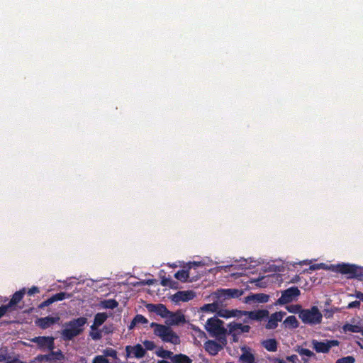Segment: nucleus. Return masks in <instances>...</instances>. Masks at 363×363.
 Segmentation results:
<instances>
[{"label": "nucleus", "instance_id": "obj_27", "mask_svg": "<svg viewBox=\"0 0 363 363\" xmlns=\"http://www.w3.org/2000/svg\"><path fill=\"white\" fill-rule=\"evenodd\" d=\"M172 363H191L192 360L187 355L184 354H177L172 357Z\"/></svg>", "mask_w": 363, "mask_h": 363}, {"label": "nucleus", "instance_id": "obj_31", "mask_svg": "<svg viewBox=\"0 0 363 363\" xmlns=\"http://www.w3.org/2000/svg\"><path fill=\"white\" fill-rule=\"evenodd\" d=\"M319 269H326V270H330L333 272L339 273V270L341 267V264H330L328 265L325 263H318Z\"/></svg>", "mask_w": 363, "mask_h": 363}, {"label": "nucleus", "instance_id": "obj_41", "mask_svg": "<svg viewBox=\"0 0 363 363\" xmlns=\"http://www.w3.org/2000/svg\"><path fill=\"white\" fill-rule=\"evenodd\" d=\"M92 363H109V361L103 355H96L93 359Z\"/></svg>", "mask_w": 363, "mask_h": 363}, {"label": "nucleus", "instance_id": "obj_33", "mask_svg": "<svg viewBox=\"0 0 363 363\" xmlns=\"http://www.w3.org/2000/svg\"><path fill=\"white\" fill-rule=\"evenodd\" d=\"M342 329L345 332L359 333L361 327L357 325L347 323L343 325Z\"/></svg>", "mask_w": 363, "mask_h": 363}, {"label": "nucleus", "instance_id": "obj_57", "mask_svg": "<svg viewBox=\"0 0 363 363\" xmlns=\"http://www.w3.org/2000/svg\"><path fill=\"white\" fill-rule=\"evenodd\" d=\"M274 363H286L284 360L277 358L274 359Z\"/></svg>", "mask_w": 363, "mask_h": 363}, {"label": "nucleus", "instance_id": "obj_56", "mask_svg": "<svg viewBox=\"0 0 363 363\" xmlns=\"http://www.w3.org/2000/svg\"><path fill=\"white\" fill-rule=\"evenodd\" d=\"M310 270H317L319 269L318 264H314L309 267Z\"/></svg>", "mask_w": 363, "mask_h": 363}, {"label": "nucleus", "instance_id": "obj_39", "mask_svg": "<svg viewBox=\"0 0 363 363\" xmlns=\"http://www.w3.org/2000/svg\"><path fill=\"white\" fill-rule=\"evenodd\" d=\"M355 359L352 356H347L338 359L335 363H354Z\"/></svg>", "mask_w": 363, "mask_h": 363}, {"label": "nucleus", "instance_id": "obj_62", "mask_svg": "<svg viewBox=\"0 0 363 363\" xmlns=\"http://www.w3.org/2000/svg\"><path fill=\"white\" fill-rule=\"evenodd\" d=\"M362 335H363V330H362Z\"/></svg>", "mask_w": 363, "mask_h": 363}, {"label": "nucleus", "instance_id": "obj_54", "mask_svg": "<svg viewBox=\"0 0 363 363\" xmlns=\"http://www.w3.org/2000/svg\"><path fill=\"white\" fill-rule=\"evenodd\" d=\"M229 334L232 335L233 342H238V336L239 335V334L237 332L235 331L234 333H229Z\"/></svg>", "mask_w": 363, "mask_h": 363}, {"label": "nucleus", "instance_id": "obj_53", "mask_svg": "<svg viewBox=\"0 0 363 363\" xmlns=\"http://www.w3.org/2000/svg\"><path fill=\"white\" fill-rule=\"evenodd\" d=\"M4 363H25L23 361L20 360L18 358L14 357L10 360L6 361Z\"/></svg>", "mask_w": 363, "mask_h": 363}, {"label": "nucleus", "instance_id": "obj_16", "mask_svg": "<svg viewBox=\"0 0 363 363\" xmlns=\"http://www.w3.org/2000/svg\"><path fill=\"white\" fill-rule=\"evenodd\" d=\"M229 333L237 332L239 335L249 333L251 328L248 325H242L240 323L233 321L228 325Z\"/></svg>", "mask_w": 363, "mask_h": 363}, {"label": "nucleus", "instance_id": "obj_35", "mask_svg": "<svg viewBox=\"0 0 363 363\" xmlns=\"http://www.w3.org/2000/svg\"><path fill=\"white\" fill-rule=\"evenodd\" d=\"M295 351L297 352L301 356H306L308 357H314L315 354L308 349L303 348L300 346H297L295 349Z\"/></svg>", "mask_w": 363, "mask_h": 363}, {"label": "nucleus", "instance_id": "obj_20", "mask_svg": "<svg viewBox=\"0 0 363 363\" xmlns=\"http://www.w3.org/2000/svg\"><path fill=\"white\" fill-rule=\"evenodd\" d=\"M107 318L108 315L106 313H97L94 316V323L91 325V329L92 330H96Z\"/></svg>", "mask_w": 363, "mask_h": 363}, {"label": "nucleus", "instance_id": "obj_46", "mask_svg": "<svg viewBox=\"0 0 363 363\" xmlns=\"http://www.w3.org/2000/svg\"><path fill=\"white\" fill-rule=\"evenodd\" d=\"M52 303H53L52 301V298L51 297L48 298L47 300L43 301L39 306H38V308H44L50 305H51Z\"/></svg>", "mask_w": 363, "mask_h": 363}, {"label": "nucleus", "instance_id": "obj_60", "mask_svg": "<svg viewBox=\"0 0 363 363\" xmlns=\"http://www.w3.org/2000/svg\"><path fill=\"white\" fill-rule=\"evenodd\" d=\"M303 360L305 362H307V359H304V358H303Z\"/></svg>", "mask_w": 363, "mask_h": 363}, {"label": "nucleus", "instance_id": "obj_3", "mask_svg": "<svg viewBox=\"0 0 363 363\" xmlns=\"http://www.w3.org/2000/svg\"><path fill=\"white\" fill-rule=\"evenodd\" d=\"M299 318L305 324L314 325L321 323L323 315L317 306H312L310 309H303Z\"/></svg>", "mask_w": 363, "mask_h": 363}, {"label": "nucleus", "instance_id": "obj_50", "mask_svg": "<svg viewBox=\"0 0 363 363\" xmlns=\"http://www.w3.org/2000/svg\"><path fill=\"white\" fill-rule=\"evenodd\" d=\"M360 306V301H354L350 302L347 308H359Z\"/></svg>", "mask_w": 363, "mask_h": 363}, {"label": "nucleus", "instance_id": "obj_28", "mask_svg": "<svg viewBox=\"0 0 363 363\" xmlns=\"http://www.w3.org/2000/svg\"><path fill=\"white\" fill-rule=\"evenodd\" d=\"M147 323L148 320L145 316L140 314H137L131 321L129 325V329L133 328L138 324H146Z\"/></svg>", "mask_w": 363, "mask_h": 363}, {"label": "nucleus", "instance_id": "obj_25", "mask_svg": "<svg viewBox=\"0 0 363 363\" xmlns=\"http://www.w3.org/2000/svg\"><path fill=\"white\" fill-rule=\"evenodd\" d=\"M118 303L115 299H106L100 302V306L106 309H114L117 308Z\"/></svg>", "mask_w": 363, "mask_h": 363}, {"label": "nucleus", "instance_id": "obj_29", "mask_svg": "<svg viewBox=\"0 0 363 363\" xmlns=\"http://www.w3.org/2000/svg\"><path fill=\"white\" fill-rule=\"evenodd\" d=\"M174 277L182 282H186L189 277V269L179 270L174 274Z\"/></svg>", "mask_w": 363, "mask_h": 363}, {"label": "nucleus", "instance_id": "obj_42", "mask_svg": "<svg viewBox=\"0 0 363 363\" xmlns=\"http://www.w3.org/2000/svg\"><path fill=\"white\" fill-rule=\"evenodd\" d=\"M175 282L171 279V278L163 277L161 280V285L163 286H170L172 287V284Z\"/></svg>", "mask_w": 363, "mask_h": 363}, {"label": "nucleus", "instance_id": "obj_43", "mask_svg": "<svg viewBox=\"0 0 363 363\" xmlns=\"http://www.w3.org/2000/svg\"><path fill=\"white\" fill-rule=\"evenodd\" d=\"M143 345L145 347V350H153L155 348V342L151 340H145Z\"/></svg>", "mask_w": 363, "mask_h": 363}, {"label": "nucleus", "instance_id": "obj_52", "mask_svg": "<svg viewBox=\"0 0 363 363\" xmlns=\"http://www.w3.org/2000/svg\"><path fill=\"white\" fill-rule=\"evenodd\" d=\"M8 311V308L5 305H2L0 306V318L3 317L6 313Z\"/></svg>", "mask_w": 363, "mask_h": 363}, {"label": "nucleus", "instance_id": "obj_1", "mask_svg": "<svg viewBox=\"0 0 363 363\" xmlns=\"http://www.w3.org/2000/svg\"><path fill=\"white\" fill-rule=\"evenodd\" d=\"M86 318L80 317L65 323V328L62 331V337L65 341L72 340L74 337L83 332V327L86 323Z\"/></svg>", "mask_w": 363, "mask_h": 363}, {"label": "nucleus", "instance_id": "obj_8", "mask_svg": "<svg viewBox=\"0 0 363 363\" xmlns=\"http://www.w3.org/2000/svg\"><path fill=\"white\" fill-rule=\"evenodd\" d=\"M269 312L267 309H258L250 311H245L244 315L246 318L243 320L245 323H248L250 320L262 321L269 318Z\"/></svg>", "mask_w": 363, "mask_h": 363}, {"label": "nucleus", "instance_id": "obj_51", "mask_svg": "<svg viewBox=\"0 0 363 363\" xmlns=\"http://www.w3.org/2000/svg\"><path fill=\"white\" fill-rule=\"evenodd\" d=\"M286 359L291 363H296L298 360V357L296 354H292L286 357Z\"/></svg>", "mask_w": 363, "mask_h": 363}, {"label": "nucleus", "instance_id": "obj_61", "mask_svg": "<svg viewBox=\"0 0 363 363\" xmlns=\"http://www.w3.org/2000/svg\"><path fill=\"white\" fill-rule=\"evenodd\" d=\"M227 363H233V362H227Z\"/></svg>", "mask_w": 363, "mask_h": 363}, {"label": "nucleus", "instance_id": "obj_30", "mask_svg": "<svg viewBox=\"0 0 363 363\" xmlns=\"http://www.w3.org/2000/svg\"><path fill=\"white\" fill-rule=\"evenodd\" d=\"M218 308H219V304H218V301L213 302L212 303L205 304L201 308V311L203 312H211V313L216 312Z\"/></svg>", "mask_w": 363, "mask_h": 363}, {"label": "nucleus", "instance_id": "obj_47", "mask_svg": "<svg viewBox=\"0 0 363 363\" xmlns=\"http://www.w3.org/2000/svg\"><path fill=\"white\" fill-rule=\"evenodd\" d=\"M203 264L201 262H189L187 264V267L189 270L192 268H196L197 267L203 266Z\"/></svg>", "mask_w": 363, "mask_h": 363}, {"label": "nucleus", "instance_id": "obj_5", "mask_svg": "<svg viewBox=\"0 0 363 363\" xmlns=\"http://www.w3.org/2000/svg\"><path fill=\"white\" fill-rule=\"evenodd\" d=\"M301 294L297 286H291L281 291V296L276 302L277 305L283 306L296 300Z\"/></svg>", "mask_w": 363, "mask_h": 363}, {"label": "nucleus", "instance_id": "obj_21", "mask_svg": "<svg viewBox=\"0 0 363 363\" xmlns=\"http://www.w3.org/2000/svg\"><path fill=\"white\" fill-rule=\"evenodd\" d=\"M50 352L47 354V362H56L57 361H62L65 359V355L63 352L58 350L57 351L50 350Z\"/></svg>", "mask_w": 363, "mask_h": 363}, {"label": "nucleus", "instance_id": "obj_38", "mask_svg": "<svg viewBox=\"0 0 363 363\" xmlns=\"http://www.w3.org/2000/svg\"><path fill=\"white\" fill-rule=\"evenodd\" d=\"M104 357H111L112 358H117V352L113 348H106L104 350Z\"/></svg>", "mask_w": 363, "mask_h": 363}, {"label": "nucleus", "instance_id": "obj_44", "mask_svg": "<svg viewBox=\"0 0 363 363\" xmlns=\"http://www.w3.org/2000/svg\"><path fill=\"white\" fill-rule=\"evenodd\" d=\"M245 311H240L238 309H232L230 310V318L231 317H238L240 318L241 316L244 315V312Z\"/></svg>", "mask_w": 363, "mask_h": 363}, {"label": "nucleus", "instance_id": "obj_26", "mask_svg": "<svg viewBox=\"0 0 363 363\" xmlns=\"http://www.w3.org/2000/svg\"><path fill=\"white\" fill-rule=\"evenodd\" d=\"M284 324L286 328L292 329L297 328L298 327V321L294 315L288 316L284 321Z\"/></svg>", "mask_w": 363, "mask_h": 363}, {"label": "nucleus", "instance_id": "obj_17", "mask_svg": "<svg viewBox=\"0 0 363 363\" xmlns=\"http://www.w3.org/2000/svg\"><path fill=\"white\" fill-rule=\"evenodd\" d=\"M204 348L209 354L215 356L223 350V346L215 340H209L204 343Z\"/></svg>", "mask_w": 363, "mask_h": 363}, {"label": "nucleus", "instance_id": "obj_15", "mask_svg": "<svg viewBox=\"0 0 363 363\" xmlns=\"http://www.w3.org/2000/svg\"><path fill=\"white\" fill-rule=\"evenodd\" d=\"M59 320L60 318L58 316H46L44 318H40L37 319L35 321V324L42 329H46L50 328L52 325L57 323Z\"/></svg>", "mask_w": 363, "mask_h": 363}, {"label": "nucleus", "instance_id": "obj_4", "mask_svg": "<svg viewBox=\"0 0 363 363\" xmlns=\"http://www.w3.org/2000/svg\"><path fill=\"white\" fill-rule=\"evenodd\" d=\"M339 273L347 275L348 279H356L359 281H363V268L355 264L342 263Z\"/></svg>", "mask_w": 363, "mask_h": 363}, {"label": "nucleus", "instance_id": "obj_23", "mask_svg": "<svg viewBox=\"0 0 363 363\" xmlns=\"http://www.w3.org/2000/svg\"><path fill=\"white\" fill-rule=\"evenodd\" d=\"M269 295L264 294H257L246 298V302L255 300L259 303H267L269 301Z\"/></svg>", "mask_w": 363, "mask_h": 363}, {"label": "nucleus", "instance_id": "obj_32", "mask_svg": "<svg viewBox=\"0 0 363 363\" xmlns=\"http://www.w3.org/2000/svg\"><path fill=\"white\" fill-rule=\"evenodd\" d=\"M11 359L9 354V350L6 347H2L0 348V362H6L8 360Z\"/></svg>", "mask_w": 363, "mask_h": 363}, {"label": "nucleus", "instance_id": "obj_9", "mask_svg": "<svg viewBox=\"0 0 363 363\" xmlns=\"http://www.w3.org/2000/svg\"><path fill=\"white\" fill-rule=\"evenodd\" d=\"M242 294V291L236 289H221L215 292L216 298L220 302L232 298H239Z\"/></svg>", "mask_w": 363, "mask_h": 363}, {"label": "nucleus", "instance_id": "obj_11", "mask_svg": "<svg viewBox=\"0 0 363 363\" xmlns=\"http://www.w3.org/2000/svg\"><path fill=\"white\" fill-rule=\"evenodd\" d=\"M195 296L196 294L193 291H179L172 296V300L175 303L186 302L192 300Z\"/></svg>", "mask_w": 363, "mask_h": 363}, {"label": "nucleus", "instance_id": "obj_13", "mask_svg": "<svg viewBox=\"0 0 363 363\" xmlns=\"http://www.w3.org/2000/svg\"><path fill=\"white\" fill-rule=\"evenodd\" d=\"M286 315L285 312L279 311L272 313L269 318L268 322L265 325L267 329H275L278 326V323L281 321L284 316Z\"/></svg>", "mask_w": 363, "mask_h": 363}, {"label": "nucleus", "instance_id": "obj_14", "mask_svg": "<svg viewBox=\"0 0 363 363\" xmlns=\"http://www.w3.org/2000/svg\"><path fill=\"white\" fill-rule=\"evenodd\" d=\"M147 310L150 312H155L162 318H167L170 311L163 304L149 303L146 306Z\"/></svg>", "mask_w": 363, "mask_h": 363}, {"label": "nucleus", "instance_id": "obj_18", "mask_svg": "<svg viewBox=\"0 0 363 363\" xmlns=\"http://www.w3.org/2000/svg\"><path fill=\"white\" fill-rule=\"evenodd\" d=\"M167 318H169V324L172 325H178L186 322L185 316L180 311L176 312L170 311Z\"/></svg>", "mask_w": 363, "mask_h": 363}, {"label": "nucleus", "instance_id": "obj_2", "mask_svg": "<svg viewBox=\"0 0 363 363\" xmlns=\"http://www.w3.org/2000/svg\"><path fill=\"white\" fill-rule=\"evenodd\" d=\"M150 327L154 328L155 335L160 337L163 342L174 345L180 343L179 337L170 327L154 322L151 323Z\"/></svg>", "mask_w": 363, "mask_h": 363}, {"label": "nucleus", "instance_id": "obj_58", "mask_svg": "<svg viewBox=\"0 0 363 363\" xmlns=\"http://www.w3.org/2000/svg\"><path fill=\"white\" fill-rule=\"evenodd\" d=\"M222 343H223V345H225V344H226V340H225V338H223Z\"/></svg>", "mask_w": 363, "mask_h": 363}, {"label": "nucleus", "instance_id": "obj_22", "mask_svg": "<svg viewBox=\"0 0 363 363\" xmlns=\"http://www.w3.org/2000/svg\"><path fill=\"white\" fill-rule=\"evenodd\" d=\"M261 344L269 352H276L277 350V341L274 338L263 340Z\"/></svg>", "mask_w": 363, "mask_h": 363}, {"label": "nucleus", "instance_id": "obj_49", "mask_svg": "<svg viewBox=\"0 0 363 363\" xmlns=\"http://www.w3.org/2000/svg\"><path fill=\"white\" fill-rule=\"evenodd\" d=\"M47 357L48 356L46 354H38L37 357H35L34 362H41L43 361L47 362Z\"/></svg>", "mask_w": 363, "mask_h": 363}, {"label": "nucleus", "instance_id": "obj_40", "mask_svg": "<svg viewBox=\"0 0 363 363\" xmlns=\"http://www.w3.org/2000/svg\"><path fill=\"white\" fill-rule=\"evenodd\" d=\"M89 335L94 340H99L102 337L101 332L96 330H92L90 332Z\"/></svg>", "mask_w": 363, "mask_h": 363}, {"label": "nucleus", "instance_id": "obj_55", "mask_svg": "<svg viewBox=\"0 0 363 363\" xmlns=\"http://www.w3.org/2000/svg\"><path fill=\"white\" fill-rule=\"evenodd\" d=\"M355 296L360 301H363V293L361 291H356Z\"/></svg>", "mask_w": 363, "mask_h": 363}, {"label": "nucleus", "instance_id": "obj_45", "mask_svg": "<svg viewBox=\"0 0 363 363\" xmlns=\"http://www.w3.org/2000/svg\"><path fill=\"white\" fill-rule=\"evenodd\" d=\"M218 315L222 318H230V310L221 309L218 311Z\"/></svg>", "mask_w": 363, "mask_h": 363}, {"label": "nucleus", "instance_id": "obj_7", "mask_svg": "<svg viewBox=\"0 0 363 363\" xmlns=\"http://www.w3.org/2000/svg\"><path fill=\"white\" fill-rule=\"evenodd\" d=\"M312 347L318 353H328L333 347L338 346L340 342L337 340H325V341H318L312 340Z\"/></svg>", "mask_w": 363, "mask_h": 363}, {"label": "nucleus", "instance_id": "obj_34", "mask_svg": "<svg viewBox=\"0 0 363 363\" xmlns=\"http://www.w3.org/2000/svg\"><path fill=\"white\" fill-rule=\"evenodd\" d=\"M157 355L160 357L164 358V359H170L171 361L172 360V357L174 356L172 352L169 350H165L164 349H160L156 352Z\"/></svg>", "mask_w": 363, "mask_h": 363}, {"label": "nucleus", "instance_id": "obj_48", "mask_svg": "<svg viewBox=\"0 0 363 363\" xmlns=\"http://www.w3.org/2000/svg\"><path fill=\"white\" fill-rule=\"evenodd\" d=\"M39 292H40L39 288L35 286H33L30 289H28V291H27V294L28 296H33L35 294H38Z\"/></svg>", "mask_w": 363, "mask_h": 363}, {"label": "nucleus", "instance_id": "obj_37", "mask_svg": "<svg viewBox=\"0 0 363 363\" xmlns=\"http://www.w3.org/2000/svg\"><path fill=\"white\" fill-rule=\"evenodd\" d=\"M286 310L291 313H298L299 315L303 309L301 305L296 304L286 306Z\"/></svg>", "mask_w": 363, "mask_h": 363}, {"label": "nucleus", "instance_id": "obj_36", "mask_svg": "<svg viewBox=\"0 0 363 363\" xmlns=\"http://www.w3.org/2000/svg\"><path fill=\"white\" fill-rule=\"evenodd\" d=\"M71 297V294H67L65 292H60L56 294H54L51 296L52 302L58 301H62L65 298H69Z\"/></svg>", "mask_w": 363, "mask_h": 363}, {"label": "nucleus", "instance_id": "obj_59", "mask_svg": "<svg viewBox=\"0 0 363 363\" xmlns=\"http://www.w3.org/2000/svg\"><path fill=\"white\" fill-rule=\"evenodd\" d=\"M152 282H153V280H151V279H150V280H148V281H147V283L148 284H152Z\"/></svg>", "mask_w": 363, "mask_h": 363}, {"label": "nucleus", "instance_id": "obj_6", "mask_svg": "<svg viewBox=\"0 0 363 363\" xmlns=\"http://www.w3.org/2000/svg\"><path fill=\"white\" fill-rule=\"evenodd\" d=\"M206 330L214 336L224 335L226 332L223 327V322L216 317L208 319L206 324Z\"/></svg>", "mask_w": 363, "mask_h": 363}, {"label": "nucleus", "instance_id": "obj_19", "mask_svg": "<svg viewBox=\"0 0 363 363\" xmlns=\"http://www.w3.org/2000/svg\"><path fill=\"white\" fill-rule=\"evenodd\" d=\"M26 288H23L22 289L16 291L10 301L8 304H6L5 306L8 308V310L14 306L17 305L23 298V296L26 294Z\"/></svg>", "mask_w": 363, "mask_h": 363}, {"label": "nucleus", "instance_id": "obj_24", "mask_svg": "<svg viewBox=\"0 0 363 363\" xmlns=\"http://www.w3.org/2000/svg\"><path fill=\"white\" fill-rule=\"evenodd\" d=\"M240 361L242 363H255V357L252 352L245 350L240 357Z\"/></svg>", "mask_w": 363, "mask_h": 363}, {"label": "nucleus", "instance_id": "obj_10", "mask_svg": "<svg viewBox=\"0 0 363 363\" xmlns=\"http://www.w3.org/2000/svg\"><path fill=\"white\" fill-rule=\"evenodd\" d=\"M54 337L52 336H38L31 339V342L36 343L41 350L48 349L52 350L55 348Z\"/></svg>", "mask_w": 363, "mask_h": 363}, {"label": "nucleus", "instance_id": "obj_12", "mask_svg": "<svg viewBox=\"0 0 363 363\" xmlns=\"http://www.w3.org/2000/svg\"><path fill=\"white\" fill-rule=\"evenodd\" d=\"M125 352L127 357L133 356L136 358H142L145 354V350L140 344H137L135 346H126Z\"/></svg>", "mask_w": 363, "mask_h": 363}]
</instances>
